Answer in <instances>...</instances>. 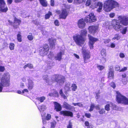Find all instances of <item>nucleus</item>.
I'll use <instances>...</instances> for the list:
<instances>
[{"instance_id": "nucleus-58", "label": "nucleus", "mask_w": 128, "mask_h": 128, "mask_svg": "<svg viewBox=\"0 0 128 128\" xmlns=\"http://www.w3.org/2000/svg\"><path fill=\"white\" fill-rule=\"evenodd\" d=\"M5 70V68L4 66H0V72H3Z\"/></svg>"}, {"instance_id": "nucleus-41", "label": "nucleus", "mask_w": 128, "mask_h": 128, "mask_svg": "<svg viewBox=\"0 0 128 128\" xmlns=\"http://www.w3.org/2000/svg\"><path fill=\"white\" fill-rule=\"evenodd\" d=\"M52 15V13L50 12H49L48 14H46L45 16L46 19H48L49 18L50 16Z\"/></svg>"}, {"instance_id": "nucleus-3", "label": "nucleus", "mask_w": 128, "mask_h": 128, "mask_svg": "<svg viewBox=\"0 0 128 128\" xmlns=\"http://www.w3.org/2000/svg\"><path fill=\"white\" fill-rule=\"evenodd\" d=\"M118 6V4L114 0H108L106 1L104 3V10L106 12H109L114 8Z\"/></svg>"}, {"instance_id": "nucleus-48", "label": "nucleus", "mask_w": 128, "mask_h": 128, "mask_svg": "<svg viewBox=\"0 0 128 128\" xmlns=\"http://www.w3.org/2000/svg\"><path fill=\"white\" fill-rule=\"evenodd\" d=\"M83 0H74V2L76 4H80L82 3Z\"/></svg>"}, {"instance_id": "nucleus-33", "label": "nucleus", "mask_w": 128, "mask_h": 128, "mask_svg": "<svg viewBox=\"0 0 128 128\" xmlns=\"http://www.w3.org/2000/svg\"><path fill=\"white\" fill-rule=\"evenodd\" d=\"M106 56H102L100 59V62L102 63H104L106 61Z\"/></svg>"}, {"instance_id": "nucleus-6", "label": "nucleus", "mask_w": 128, "mask_h": 128, "mask_svg": "<svg viewBox=\"0 0 128 128\" xmlns=\"http://www.w3.org/2000/svg\"><path fill=\"white\" fill-rule=\"evenodd\" d=\"M49 50V47L48 45L47 44H45L43 47H40V54L42 56L46 55Z\"/></svg>"}, {"instance_id": "nucleus-11", "label": "nucleus", "mask_w": 128, "mask_h": 128, "mask_svg": "<svg viewBox=\"0 0 128 128\" xmlns=\"http://www.w3.org/2000/svg\"><path fill=\"white\" fill-rule=\"evenodd\" d=\"M118 21L123 25L126 26L128 24V17L123 16H120L118 18Z\"/></svg>"}, {"instance_id": "nucleus-57", "label": "nucleus", "mask_w": 128, "mask_h": 128, "mask_svg": "<svg viewBox=\"0 0 128 128\" xmlns=\"http://www.w3.org/2000/svg\"><path fill=\"white\" fill-rule=\"evenodd\" d=\"M110 85L111 87L113 88H114L116 87V86L115 84L113 82H112L110 84Z\"/></svg>"}, {"instance_id": "nucleus-60", "label": "nucleus", "mask_w": 128, "mask_h": 128, "mask_svg": "<svg viewBox=\"0 0 128 128\" xmlns=\"http://www.w3.org/2000/svg\"><path fill=\"white\" fill-rule=\"evenodd\" d=\"M51 118V115L50 114H48L46 116V120H50Z\"/></svg>"}, {"instance_id": "nucleus-28", "label": "nucleus", "mask_w": 128, "mask_h": 128, "mask_svg": "<svg viewBox=\"0 0 128 128\" xmlns=\"http://www.w3.org/2000/svg\"><path fill=\"white\" fill-rule=\"evenodd\" d=\"M40 4L44 7H46L48 6V2L46 0H39Z\"/></svg>"}, {"instance_id": "nucleus-35", "label": "nucleus", "mask_w": 128, "mask_h": 128, "mask_svg": "<svg viewBox=\"0 0 128 128\" xmlns=\"http://www.w3.org/2000/svg\"><path fill=\"white\" fill-rule=\"evenodd\" d=\"M14 44L13 43H10V44L9 48L10 50H12L14 49Z\"/></svg>"}, {"instance_id": "nucleus-8", "label": "nucleus", "mask_w": 128, "mask_h": 128, "mask_svg": "<svg viewBox=\"0 0 128 128\" xmlns=\"http://www.w3.org/2000/svg\"><path fill=\"white\" fill-rule=\"evenodd\" d=\"M88 37L89 39L88 42L89 46L90 49H92L94 48V43L98 41V39L94 38L90 34L88 35Z\"/></svg>"}, {"instance_id": "nucleus-16", "label": "nucleus", "mask_w": 128, "mask_h": 128, "mask_svg": "<svg viewBox=\"0 0 128 128\" xmlns=\"http://www.w3.org/2000/svg\"><path fill=\"white\" fill-rule=\"evenodd\" d=\"M60 114L61 115H62L64 116H70L72 117L73 114L72 112L69 111H62L60 112Z\"/></svg>"}, {"instance_id": "nucleus-34", "label": "nucleus", "mask_w": 128, "mask_h": 128, "mask_svg": "<svg viewBox=\"0 0 128 128\" xmlns=\"http://www.w3.org/2000/svg\"><path fill=\"white\" fill-rule=\"evenodd\" d=\"M72 104L74 106H78L80 107H82L83 106V104H82V103L81 102H78L77 103H73Z\"/></svg>"}, {"instance_id": "nucleus-64", "label": "nucleus", "mask_w": 128, "mask_h": 128, "mask_svg": "<svg viewBox=\"0 0 128 128\" xmlns=\"http://www.w3.org/2000/svg\"><path fill=\"white\" fill-rule=\"evenodd\" d=\"M27 66L28 67L30 68H32L33 67V66L32 64H27Z\"/></svg>"}, {"instance_id": "nucleus-7", "label": "nucleus", "mask_w": 128, "mask_h": 128, "mask_svg": "<svg viewBox=\"0 0 128 128\" xmlns=\"http://www.w3.org/2000/svg\"><path fill=\"white\" fill-rule=\"evenodd\" d=\"M84 21L87 23H90L96 20V17L93 13H91L84 18Z\"/></svg>"}, {"instance_id": "nucleus-15", "label": "nucleus", "mask_w": 128, "mask_h": 128, "mask_svg": "<svg viewBox=\"0 0 128 128\" xmlns=\"http://www.w3.org/2000/svg\"><path fill=\"white\" fill-rule=\"evenodd\" d=\"M112 66H111L109 68V71L108 72V78L109 79H113L114 78V71Z\"/></svg>"}, {"instance_id": "nucleus-24", "label": "nucleus", "mask_w": 128, "mask_h": 128, "mask_svg": "<svg viewBox=\"0 0 128 128\" xmlns=\"http://www.w3.org/2000/svg\"><path fill=\"white\" fill-rule=\"evenodd\" d=\"M55 109L57 111H60L62 109V108L60 105L57 102H55L54 103Z\"/></svg>"}, {"instance_id": "nucleus-17", "label": "nucleus", "mask_w": 128, "mask_h": 128, "mask_svg": "<svg viewBox=\"0 0 128 128\" xmlns=\"http://www.w3.org/2000/svg\"><path fill=\"white\" fill-rule=\"evenodd\" d=\"M64 54V50L62 51L59 53H57L55 56L54 58L56 60L58 61H60L62 59V55Z\"/></svg>"}, {"instance_id": "nucleus-50", "label": "nucleus", "mask_w": 128, "mask_h": 128, "mask_svg": "<svg viewBox=\"0 0 128 128\" xmlns=\"http://www.w3.org/2000/svg\"><path fill=\"white\" fill-rule=\"evenodd\" d=\"M122 82H123V84H126L127 81V79L126 78H122Z\"/></svg>"}, {"instance_id": "nucleus-13", "label": "nucleus", "mask_w": 128, "mask_h": 128, "mask_svg": "<svg viewBox=\"0 0 128 128\" xmlns=\"http://www.w3.org/2000/svg\"><path fill=\"white\" fill-rule=\"evenodd\" d=\"M88 30L90 33L94 34L98 31V26H91L89 27Z\"/></svg>"}, {"instance_id": "nucleus-46", "label": "nucleus", "mask_w": 128, "mask_h": 128, "mask_svg": "<svg viewBox=\"0 0 128 128\" xmlns=\"http://www.w3.org/2000/svg\"><path fill=\"white\" fill-rule=\"evenodd\" d=\"M48 57L52 59L54 57V55L52 52H50L48 55Z\"/></svg>"}, {"instance_id": "nucleus-45", "label": "nucleus", "mask_w": 128, "mask_h": 128, "mask_svg": "<svg viewBox=\"0 0 128 128\" xmlns=\"http://www.w3.org/2000/svg\"><path fill=\"white\" fill-rule=\"evenodd\" d=\"M28 91L27 89H24L22 91V94H25L27 93H28Z\"/></svg>"}, {"instance_id": "nucleus-59", "label": "nucleus", "mask_w": 128, "mask_h": 128, "mask_svg": "<svg viewBox=\"0 0 128 128\" xmlns=\"http://www.w3.org/2000/svg\"><path fill=\"white\" fill-rule=\"evenodd\" d=\"M120 57L121 58H123L125 57L124 54L122 53H120L119 54Z\"/></svg>"}, {"instance_id": "nucleus-42", "label": "nucleus", "mask_w": 128, "mask_h": 128, "mask_svg": "<svg viewBox=\"0 0 128 128\" xmlns=\"http://www.w3.org/2000/svg\"><path fill=\"white\" fill-rule=\"evenodd\" d=\"M120 38V36L119 35L116 34L114 36V37L112 38V40H118Z\"/></svg>"}, {"instance_id": "nucleus-51", "label": "nucleus", "mask_w": 128, "mask_h": 128, "mask_svg": "<svg viewBox=\"0 0 128 128\" xmlns=\"http://www.w3.org/2000/svg\"><path fill=\"white\" fill-rule=\"evenodd\" d=\"M105 112V111L104 109H102L101 110H100L98 111L99 113L100 114H102L104 113Z\"/></svg>"}, {"instance_id": "nucleus-40", "label": "nucleus", "mask_w": 128, "mask_h": 128, "mask_svg": "<svg viewBox=\"0 0 128 128\" xmlns=\"http://www.w3.org/2000/svg\"><path fill=\"white\" fill-rule=\"evenodd\" d=\"M29 35L28 36L27 38L30 40H32L33 39V36L31 33H29Z\"/></svg>"}, {"instance_id": "nucleus-12", "label": "nucleus", "mask_w": 128, "mask_h": 128, "mask_svg": "<svg viewBox=\"0 0 128 128\" xmlns=\"http://www.w3.org/2000/svg\"><path fill=\"white\" fill-rule=\"evenodd\" d=\"M110 107L114 110H119L118 107L116 105L114 104H113L110 102H108L105 106V109L107 111H109L110 110Z\"/></svg>"}, {"instance_id": "nucleus-2", "label": "nucleus", "mask_w": 128, "mask_h": 128, "mask_svg": "<svg viewBox=\"0 0 128 128\" xmlns=\"http://www.w3.org/2000/svg\"><path fill=\"white\" fill-rule=\"evenodd\" d=\"M87 33L86 30H82L81 31L80 35L76 34L73 36L74 40L77 44L81 46L84 44L85 40L82 36H86Z\"/></svg>"}, {"instance_id": "nucleus-36", "label": "nucleus", "mask_w": 128, "mask_h": 128, "mask_svg": "<svg viewBox=\"0 0 128 128\" xmlns=\"http://www.w3.org/2000/svg\"><path fill=\"white\" fill-rule=\"evenodd\" d=\"M101 54L102 56H106V50L104 49L102 50L101 51Z\"/></svg>"}, {"instance_id": "nucleus-22", "label": "nucleus", "mask_w": 128, "mask_h": 128, "mask_svg": "<svg viewBox=\"0 0 128 128\" xmlns=\"http://www.w3.org/2000/svg\"><path fill=\"white\" fill-rule=\"evenodd\" d=\"M38 108L40 111L41 113V114L42 117H44L45 116V113L44 112L42 113V112L46 110V106L44 105H42L38 107Z\"/></svg>"}, {"instance_id": "nucleus-30", "label": "nucleus", "mask_w": 128, "mask_h": 128, "mask_svg": "<svg viewBox=\"0 0 128 128\" xmlns=\"http://www.w3.org/2000/svg\"><path fill=\"white\" fill-rule=\"evenodd\" d=\"M70 82H68L66 84L64 89L66 90L69 91L70 90Z\"/></svg>"}, {"instance_id": "nucleus-25", "label": "nucleus", "mask_w": 128, "mask_h": 128, "mask_svg": "<svg viewBox=\"0 0 128 128\" xmlns=\"http://www.w3.org/2000/svg\"><path fill=\"white\" fill-rule=\"evenodd\" d=\"M48 95L50 96H58V93L56 91L53 90L51 92L48 94Z\"/></svg>"}, {"instance_id": "nucleus-52", "label": "nucleus", "mask_w": 128, "mask_h": 128, "mask_svg": "<svg viewBox=\"0 0 128 128\" xmlns=\"http://www.w3.org/2000/svg\"><path fill=\"white\" fill-rule=\"evenodd\" d=\"M54 23L55 25L56 26H58L60 25V24L59 22L57 20H56L54 21Z\"/></svg>"}, {"instance_id": "nucleus-21", "label": "nucleus", "mask_w": 128, "mask_h": 128, "mask_svg": "<svg viewBox=\"0 0 128 128\" xmlns=\"http://www.w3.org/2000/svg\"><path fill=\"white\" fill-rule=\"evenodd\" d=\"M28 84L27 86L28 90H31L32 88L34 86V83L32 80L31 78L28 79Z\"/></svg>"}, {"instance_id": "nucleus-62", "label": "nucleus", "mask_w": 128, "mask_h": 128, "mask_svg": "<svg viewBox=\"0 0 128 128\" xmlns=\"http://www.w3.org/2000/svg\"><path fill=\"white\" fill-rule=\"evenodd\" d=\"M85 116L87 118H90L91 116V114L90 113H86L85 114Z\"/></svg>"}, {"instance_id": "nucleus-53", "label": "nucleus", "mask_w": 128, "mask_h": 128, "mask_svg": "<svg viewBox=\"0 0 128 128\" xmlns=\"http://www.w3.org/2000/svg\"><path fill=\"white\" fill-rule=\"evenodd\" d=\"M110 41V39H107L104 40V42L105 44H107L109 43Z\"/></svg>"}, {"instance_id": "nucleus-1", "label": "nucleus", "mask_w": 128, "mask_h": 128, "mask_svg": "<svg viewBox=\"0 0 128 128\" xmlns=\"http://www.w3.org/2000/svg\"><path fill=\"white\" fill-rule=\"evenodd\" d=\"M10 76L8 72L4 74L1 78L0 79V92H8V88L6 90H3L4 86L8 87L10 86Z\"/></svg>"}, {"instance_id": "nucleus-38", "label": "nucleus", "mask_w": 128, "mask_h": 128, "mask_svg": "<svg viewBox=\"0 0 128 128\" xmlns=\"http://www.w3.org/2000/svg\"><path fill=\"white\" fill-rule=\"evenodd\" d=\"M17 39L18 42H21L22 41V38L21 35L20 34L17 35Z\"/></svg>"}, {"instance_id": "nucleus-44", "label": "nucleus", "mask_w": 128, "mask_h": 128, "mask_svg": "<svg viewBox=\"0 0 128 128\" xmlns=\"http://www.w3.org/2000/svg\"><path fill=\"white\" fill-rule=\"evenodd\" d=\"M28 78H29L26 76H24L22 78L21 80L22 82H26V80H28Z\"/></svg>"}, {"instance_id": "nucleus-47", "label": "nucleus", "mask_w": 128, "mask_h": 128, "mask_svg": "<svg viewBox=\"0 0 128 128\" xmlns=\"http://www.w3.org/2000/svg\"><path fill=\"white\" fill-rule=\"evenodd\" d=\"M126 28L125 27L123 29L122 31H121V32L123 34H125L126 33Z\"/></svg>"}, {"instance_id": "nucleus-32", "label": "nucleus", "mask_w": 128, "mask_h": 128, "mask_svg": "<svg viewBox=\"0 0 128 128\" xmlns=\"http://www.w3.org/2000/svg\"><path fill=\"white\" fill-rule=\"evenodd\" d=\"M45 97L43 96L38 97L36 98L37 100L40 101V102H43L45 100Z\"/></svg>"}, {"instance_id": "nucleus-9", "label": "nucleus", "mask_w": 128, "mask_h": 128, "mask_svg": "<svg viewBox=\"0 0 128 128\" xmlns=\"http://www.w3.org/2000/svg\"><path fill=\"white\" fill-rule=\"evenodd\" d=\"M120 21H118V20H113L112 21V25L114 28L116 30L118 31L120 30L122 28V26L120 24Z\"/></svg>"}, {"instance_id": "nucleus-10", "label": "nucleus", "mask_w": 128, "mask_h": 128, "mask_svg": "<svg viewBox=\"0 0 128 128\" xmlns=\"http://www.w3.org/2000/svg\"><path fill=\"white\" fill-rule=\"evenodd\" d=\"M82 51L83 54V58L85 62H87V60L90 58V52L86 49V48L84 46L82 48Z\"/></svg>"}, {"instance_id": "nucleus-5", "label": "nucleus", "mask_w": 128, "mask_h": 128, "mask_svg": "<svg viewBox=\"0 0 128 128\" xmlns=\"http://www.w3.org/2000/svg\"><path fill=\"white\" fill-rule=\"evenodd\" d=\"M64 80L65 78L64 76L61 75H56L52 76L50 81L52 82H56L59 85L62 86L64 84Z\"/></svg>"}, {"instance_id": "nucleus-4", "label": "nucleus", "mask_w": 128, "mask_h": 128, "mask_svg": "<svg viewBox=\"0 0 128 128\" xmlns=\"http://www.w3.org/2000/svg\"><path fill=\"white\" fill-rule=\"evenodd\" d=\"M116 101L118 103L128 105V98L121 94L118 91L116 92Z\"/></svg>"}, {"instance_id": "nucleus-19", "label": "nucleus", "mask_w": 128, "mask_h": 128, "mask_svg": "<svg viewBox=\"0 0 128 128\" xmlns=\"http://www.w3.org/2000/svg\"><path fill=\"white\" fill-rule=\"evenodd\" d=\"M56 41V40L55 39L53 38H50L48 40L50 46L51 48H54Z\"/></svg>"}, {"instance_id": "nucleus-39", "label": "nucleus", "mask_w": 128, "mask_h": 128, "mask_svg": "<svg viewBox=\"0 0 128 128\" xmlns=\"http://www.w3.org/2000/svg\"><path fill=\"white\" fill-rule=\"evenodd\" d=\"M97 68L99 70H102L104 69V67L101 65H98L97 66Z\"/></svg>"}, {"instance_id": "nucleus-37", "label": "nucleus", "mask_w": 128, "mask_h": 128, "mask_svg": "<svg viewBox=\"0 0 128 128\" xmlns=\"http://www.w3.org/2000/svg\"><path fill=\"white\" fill-rule=\"evenodd\" d=\"M71 87L72 88V90L74 91H76L77 88L76 85L75 84H72Z\"/></svg>"}, {"instance_id": "nucleus-43", "label": "nucleus", "mask_w": 128, "mask_h": 128, "mask_svg": "<svg viewBox=\"0 0 128 128\" xmlns=\"http://www.w3.org/2000/svg\"><path fill=\"white\" fill-rule=\"evenodd\" d=\"M94 108H95V106L94 104L92 103L90 105V108L89 110V111L90 112L92 111L93 110Z\"/></svg>"}, {"instance_id": "nucleus-56", "label": "nucleus", "mask_w": 128, "mask_h": 128, "mask_svg": "<svg viewBox=\"0 0 128 128\" xmlns=\"http://www.w3.org/2000/svg\"><path fill=\"white\" fill-rule=\"evenodd\" d=\"M50 5L52 6H53L54 5V0H51L50 1Z\"/></svg>"}, {"instance_id": "nucleus-61", "label": "nucleus", "mask_w": 128, "mask_h": 128, "mask_svg": "<svg viewBox=\"0 0 128 128\" xmlns=\"http://www.w3.org/2000/svg\"><path fill=\"white\" fill-rule=\"evenodd\" d=\"M127 67H124L120 70V72H124L127 70Z\"/></svg>"}, {"instance_id": "nucleus-54", "label": "nucleus", "mask_w": 128, "mask_h": 128, "mask_svg": "<svg viewBox=\"0 0 128 128\" xmlns=\"http://www.w3.org/2000/svg\"><path fill=\"white\" fill-rule=\"evenodd\" d=\"M56 124V122H53L51 123V127L52 128H54L55 127V126Z\"/></svg>"}, {"instance_id": "nucleus-18", "label": "nucleus", "mask_w": 128, "mask_h": 128, "mask_svg": "<svg viewBox=\"0 0 128 128\" xmlns=\"http://www.w3.org/2000/svg\"><path fill=\"white\" fill-rule=\"evenodd\" d=\"M78 27L81 28H82L85 27L86 24L83 19H80L78 20Z\"/></svg>"}, {"instance_id": "nucleus-23", "label": "nucleus", "mask_w": 128, "mask_h": 128, "mask_svg": "<svg viewBox=\"0 0 128 128\" xmlns=\"http://www.w3.org/2000/svg\"><path fill=\"white\" fill-rule=\"evenodd\" d=\"M21 22L20 20L16 18H14V24L13 25L14 27L15 28H16L19 25Z\"/></svg>"}, {"instance_id": "nucleus-49", "label": "nucleus", "mask_w": 128, "mask_h": 128, "mask_svg": "<svg viewBox=\"0 0 128 128\" xmlns=\"http://www.w3.org/2000/svg\"><path fill=\"white\" fill-rule=\"evenodd\" d=\"M91 4V0H87L86 2V6H88L90 4Z\"/></svg>"}, {"instance_id": "nucleus-31", "label": "nucleus", "mask_w": 128, "mask_h": 128, "mask_svg": "<svg viewBox=\"0 0 128 128\" xmlns=\"http://www.w3.org/2000/svg\"><path fill=\"white\" fill-rule=\"evenodd\" d=\"M43 79L45 80L46 83H48V84H50L51 83H48L50 81L48 78V76L46 75L44 76L43 77Z\"/></svg>"}, {"instance_id": "nucleus-63", "label": "nucleus", "mask_w": 128, "mask_h": 128, "mask_svg": "<svg viewBox=\"0 0 128 128\" xmlns=\"http://www.w3.org/2000/svg\"><path fill=\"white\" fill-rule=\"evenodd\" d=\"M95 108L96 110H100L101 108L100 106L98 105L95 106Z\"/></svg>"}, {"instance_id": "nucleus-55", "label": "nucleus", "mask_w": 128, "mask_h": 128, "mask_svg": "<svg viewBox=\"0 0 128 128\" xmlns=\"http://www.w3.org/2000/svg\"><path fill=\"white\" fill-rule=\"evenodd\" d=\"M25 85L24 83L22 82H21L20 84V88H24Z\"/></svg>"}, {"instance_id": "nucleus-29", "label": "nucleus", "mask_w": 128, "mask_h": 128, "mask_svg": "<svg viewBox=\"0 0 128 128\" xmlns=\"http://www.w3.org/2000/svg\"><path fill=\"white\" fill-rule=\"evenodd\" d=\"M65 93L67 96H65L63 94L62 90H61L59 92L60 94V95L64 99H66L68 96L67 95V92H65Z\"/></svg>"}, {"instance_id": "nucleus-27", "label": "nucleus", "mask_w": 128, "mask_h": 128, "mask_svg": "<svg viewBox=\"0 0 128 128\" xmlns=\"http://www.w3.org/2000/svg\"><path fill=\"white\" fill-rule=\"evenodd\" d=\"M97 5L98 6H99L97 10V11L98 12H100L102 11V8L103 4L101 2H99L97 3Z\"/></svg>"}, {"instance_id": "nucleus-14", "label": "nucleus", "mask_w": 128, "mask_h": 128, "mask_svg": "<svg viewBox=\"0 0 128 128\" xmlns=\"http://www.w3.org/2000/svg\"><path fill=\"white\" fill-rule=\"evenodd\" d=\"M8 10V8L6 6V4L4 1L0 4V12H6Z\"/></svg>"}, {"instance_id": "nucleus-20", "label": "nucleus", "mask_w": 128, "mask_h": 128, "mask_svg": "<svg viewBox=\"0 0 128 128\" xmlns=\"http://www.w3.org/2000/svg\"><path fill=\"white\" fill-rule=\"evenodd\" d=\"M68 14V12L66 9H63L62 10L61 13L60 15V17L61 18L65 19Z\"/></svg>"}, {"instance_id": "nucleus-26", "label": "nucleus", "mask_w": 128, "mask_h": 128, "mask_svg": "<svg viewBox=\"0 0 128 128\" xmlns=\"http://www.w3.org/2000/svg\"><path fill=\"white\" fill-rule=\"evenodd\" d=\"M63 106L64 108L67 110H70L72 108V106L66 102H64Z\"/></svg>"}]
</instances>
